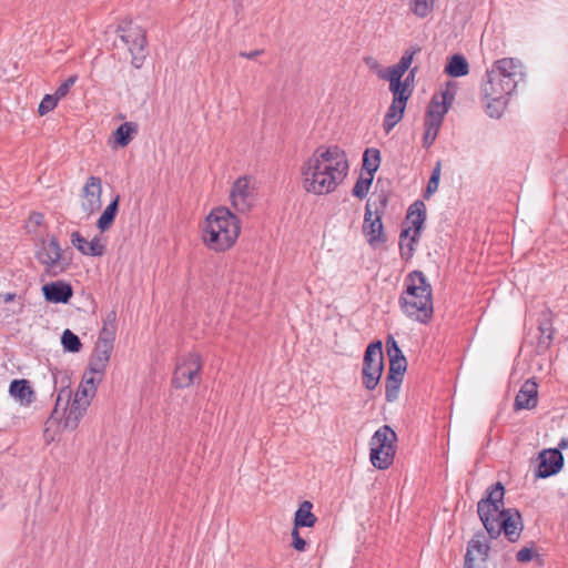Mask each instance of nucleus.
Listing matches in <instances>:
<instances>
[{"mask_svg":"<svg viewBox=\"0 0 568 568\" xmlns=\"http://www.w3.org/2000/svg\"><path fill=\"white\" fill-rule=\"evenodd\" d=\"M348 172L345 152L336 145L318 146L301 168L306 192L325 195L334 192Z\"/></svg>","mask_w":568,"mask_h":568,"instance_id":"obj_1","label":"nucleus"},{"mask_svg":"<svg viewBox=\"0 0 568 568\" xmlns=\"http://www.w3.org/2000/svg\"><path fill=\"white\" fill-rule=\"evenodd\" d=\"M505 488L496 483L487 489V496L477 504L478 516L490 538L505 534L510 542H516L523 531L519 511L504 508Z\"/></svg>","mask_w":568,"mask_h":568,"instance_id":"obj_2","label":"nucleus"},{"mask_svg":"<svg viewBox=\"0 0 568 568\" xmlns=\"http://www.w3.org/2000/svg\"><path fill=\"white\" fill-rule=\"evenodd\" d=\"M406 290L403 292L399 303L402 311L410 318L427 323L433 316L432 287L425 275L414 271L406 277Z\"/></svg>","mask_w":568,"mask_h":568,"instance_id":"obj_3","label":"nucleus"},{"mask_svg":"<svg viewBox=\"0 0 568 568\" xmlns=\"http://www.w3.org/2000/svg\"><path fill=\"white\" fill-rule=\"evenodd\" d=\"M240 230L237 217L229 209L217 207L207 215L202 239L211 250L223 252L234 245Z\"/></svg>","mask_w":568,"mask_h":568,"instance_id":"obj_4","label":"nucleus"},{"mask_svg":"<svg viewBox=\"0 0 568 568\" xmlns=\"http://www.w3.org/2000/svg\"><path fill=\"white\" fill-rule=\"evenodd\" d=\"M72 392L70 388H62L57 397L54 409L50 419H63V428L73 430L78 427L79 422L84 416L89 406L82 403L71 400Z\"/></svg>","mask_w":568,"mask_h":568,"instance_id":"obj_5","label":"nucleus"},{"mask_svg":"<svg viewBox=\"0 0 568 568\" xmlns=\"http://www.w3.org/2000/svg\"><path fill=\"white\" fill-rule=\"evenodd\" d=\"M384 371L383 345L381 341L371 343L364 354L363 361V385L366 389L373 390L378 385Z\"/></svg>","mask_w":568,"mask_h":568,"instance_id":"obj_6","label":"nucleus"},{"mask_svg":"<svg viewBox=\"0 0 568 568\" xmlns=\"http://www.w3.org/2000/svg\"><path fill=\"white\" fill-rule=\"evenodd\" d=\"M426 219L425 204L422 201L414 202L407 212L406 221L409 227L402 230L399 246L403 255L410 256L414 252V243L419 236Z\"/></svg>","mask_w":568,"mask_h":568,"instance_id":"obj_7","label":"nucleus"},{"mask_svg":"<svg viewBox=\"0 0 568 568\" xmlns=\"http://www.w3.org/2000/svg\"><path fill=\"white\" fill-rule=\"evenodd\" d=\"M36 256L37 260L45 267L47 273L53 276L64 272L69 265L62 256V250L54 236L49 240L41 241Z\"/></svg>","mask_w":568,"mask_h":568,"instance_id":"obj_8","label":"nucleus"},{"mask_svg":"<svg viewBox=\"0 0 568 568\" xmlns=\"http://www.w3.org/2000/svg\"><path fill=\"white\" fill-rule=\"evenodd\" d=\"M256 194V186L251 178H239L230 193L231 204L235 211L247 213L255 204Z\"/></svg>","mask_w":568,"mask_h":568,"instance_id":"obj_9","label":"nucleus"},{"mask_svg":"<svg viewBox=\"0 0 568 568\" xmlns=\"http://www.w3.org/2000/svg\"><path fill=\"white\" fill-rule=\"evenodd\" d=\"M202 368L200 355L196 353H189L179 359L174 374L173 384L178 388H185L191 386Z\"/></svg>","mask_w":568,"mask_h":568,"instance_id":"obj_10","label":"nucleus"},{"mask_svg":"<svg viewBox=\"0 0 568 568\" xmlns=\"http://www.w3.org/2000/svg\"><path fill=\"white\" fill-rule=\"evenodd\" d=\"M102 182L94 175L88 178L81 191V207L90 216L101 209Z\"/></svg>","mask_w":568,"mask_h":568,"instance_id":"obj_11","label":"nucleus"},{"mask_svg":"<svg viewBox=\"0 0 568 568\" xmlns=\"http://www.w3.org/2000/svg\"><path fill=\"white\" fill-rule=\"evenodd\" d=\"M383 230L384 227L382 223V216L377 211H372V205L368 201L365 207V215L363 222V233L366 236L367 242L371 245L384 243L386 241V237L384 235Z\"/></svg>","mask_w":568,"mask_h":568,"instance_id":"obj_12","label":"nucleus"},{"mask_svg":"<svg viewBox=\"0 0 568 568\" xmlns=\"http://www.w3.org/2000/svg\"><path fill=\"white\" fill-rule=\"evenodd\" d=\"M536 478H547L559 473L564 466V456L559 449H544L538 455Z\"/></svg>","mask_w":568,"mask_h":568,"instance_id":"obj_13","label":"nucleus"},{"mask_svg":"<svg viewBox=\"0 0 568 568\" xmlns=\"http://www.w3.org/2000/svg\"><path fill=\"white\" fill-rule=\"evenodd\" d=\"M122 41L129 47L132 55V64L140 68L145 58L146 38L140 28L130 29L125 34L121 36Z\"/></svg>","mask_w":568,"mask_h":568,"instance_id":"obj_14","label":"nucleus"},{"mask_svg":"<svg viewBox=\"0 0 568 568\" xmlns=\"http://www.w3.org/2000/svg\"><path fill=\"white\" fill-rule=\"evenodd\" d=\"M514 90V84L509 83V81H505L491 69L486 71L485 79L481 83L483 98L508 97Z\"/></svg>","mask_w":568,"mask_h":568,"instance_id":"obj_15","label":"nucleus"},{"mask_svg":"<svg viewBox=\"0 0 568 568\" xmlns=\"http://www.w3.org/2000/svg\"><path fill=\"white\" fill-rule=\"evenodd\" d=\"M490 69L505 81L514 84V89H516L518 81L523 78V64L514 58L499 59L494 62Z\"/></svg>","mask_w":568,"mask_h":568,"instance_id":"obj_16","label":"nucleus"},{"mask_svg":"<svg viewBox=\"0 0 568 568\" xmlns=\"http://www.w3.org/2000/svg\"><path fill=\"white\" fill-rule=\"evenodd\" d=\"M453 99L454 94L448 89L434 95L426 111L425 120L443 123Z\"/></svg>","mask_w":568,"mask_h":568,"instance_id":"obj_17","label":"nucleus"},{"mask_svg":"<svg viewBox=\"0 0 568 568\" xmlns=\"http://www.w3.org/2000/svg\"><path fill=\"white\" fill-rule=\"evenodd\" d=\"M71 243L83 255L102 256L105 252V242L99 236L88 241L79 232H73L71 234Z\"/></svg>","mask_w":568,"mask_h":568,"instance_id":"obj_18","label":"nucleus"},{"mask_svg":"<svg viewBox=\"0 0 568 568\" xmlns=\"http://www.w3.org/2000/svg\"><path fill=\"white\" fill-rule=\"evenodd\" d=\"M538 403V386L531 379L526 381L515 398L516 410L532 409Z\"/></svg>","mask_w":568,"mask_h":568,"instance_id":"obj_19","label":"nucleus"},{"mask_svg":"<svg viewBox=\"0 0 568 568\" xmlns=\"http://www.w3.org/2000/svg\"><path fill=\"white\" fill-rule=\"evenodd\" d=\"M43 295L52 303H68L73 295L72 286L63 281H57L43 285Z\"/></svg>","mask_w":568,"mask_h":568,"instance_id":"obj_20","label":"nucleus"},{"mask_svg":"<svg viewBox=\"0 0 568 568\" xmlns=\"http://www.w3.org/2000/svg\"><path fill=\"white\" fill-rule=\"evenodd\" d=\"M489 549L490 547L486 542L485 536L483 534H476L468 542L465 562H475L476 559L486 561Z\"/></svg>","mask_w":568,"mask_h":568,"instance_id":"obj_21","label":"nucleus"},{"mask_svg":"<svg viewBox=\"0 0 568 568\" xmlns=\"http://www.w3.org/2000/svg\"><path fill=\"white\" fill-rule=\"evenodd\" d=\"M112 349V346L97 342L94 353L89 363L91 373L103 375L110 361Z\"/></svg>","mask_w":568,"mask_h":568,"instance_id":"obj_22","label":"nucleus"},{"mask_svg":"<svg viewBox=\"0 0 568 568\" xmlns=\"http://www.w3.org/2000/svg\"><path fill=\"white\" fill-rule=\"evenodd\" d=\"M10 395L21 405L28 406L34 400V392L27 379H14L9 387Z\"/></svg>","mask_w":568,"mask_h":568,"instance_id":"obj_23","label":"nucleus"},{"mask_svg":"<svg viewBox=\"0 0 568 568\" xmlns=\"http://www.w3.org/2000/svg\"><path fill=\"white\" fill-rule=\"evenodd\" d=\"M397 440L396 433L387 425L378 428L371 438V446H376L379 448H385L386 450H395V443Z\"/></svg>","mask_w":568,"mask_h":568,"instance_id":"obj_24","label":"nucleus"},{"mask_svg":"<svg viewBox=\"0 0 568 568\" xmlns=\"http://www.w3.org/2000/svg\"><path fill=\"white\" fill-rule=\"evenodd\" d=\"M138 133V124L134 122H124L113 132L112 148H125L133 136Z\"/></svg>","mask_w":568,"mask_h":568,"instance_id":"obj_25","label":"nucleus"},{"mask_svg":"<svg viewBox=\"0 0 568 568\" xmlns=\"http://www.w3.org/2000/svg\"><path fill=\"white\" fill-rule=\"evenodd\" d=\"M406 103L407 102L404 101H392L383 122V129L386 133H389L394 126L403 119Z\"/></svg>","mask_w":568,"mask_h":568,"instance_id":"obj_26","label":"nucleus"},{"mask_svg":"<svg viewBox=\"0 0 568 568\" xmlns=\"http://www.w3.org/2000/svg\"><path fill=\"white\" fill-rule=\"evenodd\" d=\"M116 332V313L114 311H110L103 321L102 329L100 331L98 342L104 343L109 346L113 347V342L115 338Z\"/></svg>","mask_w":568,"mask_h":568,"instance_id":"obj_27","label":"nucleus"},{"mask_svg":"<svg viewBox=\"0 0 568 568\" xmlns=\"http://www.w3.org/2000/svg\"><path fill=\"white\" fill-rule=\"evenodd\" d=\"M395 453V450L388 452L385 448L371 446L369 459L375 468L384 470L393 464Z\"/></svg>","mask_w":568,"mask_h":568,"instance_id":"obj_28","label":"nucleus"},{"mask_svg":"<svg viewBox=\"0 0 568 568\" xmlns=\"http://www.w3.org/2000/svg\"><path fill=\"white\" fill-rule=\"evenodd\" d=\"M313 505L311 501H303L295 513L294 526L300 527H313L316 523V517L312 513Z\"/></svg>","mask_w":568,"mask_h":568,"instance_id":"obj_29","label":"nucleus"},{"mask_svg":"<svg viewBox=\"0 0 568 568\" xmlns=\"http://www.w3.org/2000/svg\"><path fill=\"white\" fill-rule=\"evenodd\" d=\"M445 72L447 74H449L450 77H455V78L464 77V75L468 74V72H469L468 62L463 55L454 54L449 59V61L445 68Z\"/></svg>","mask_w":568,"mask_h":568,"instance_id":"obj_30","label":"nucleus"},{"mask_svg":"<svg viewBox=\"0 0 568 568\" xmlns=\"http://www.w3.org/2000/svg\"><path fill=\"white\" fill-rule=\"evenodd\" d=\"M119 207V196H116L102 212L97 222V226L101 232L110 229L112 225Z\"/></svg>","mask_w":568,"mask_h":568,"instance_id":"obj_31","label":"nucleus"},{"mask_svg":"<svg viewBox=\"0 0 568 568\" xmlns=\"http://www.w3.org/2000/svg\"><path fill=\"white\" fill-rule=\"evenodd\" d=\"M483 100L485 102L486 113L490 118L498 119L503 115L507 105V97L483 98Z\"/></svg>","mask_w":568,"mask_h":568,"instance_id":"obj_32","label":"nucleus"},{"mask_svg":"<svg viewBox=\"0 0 568 568\" xmlns=\"http://www.w3.org/2000/svg\"><path fill=\"white\" fill-rule=\"evenodd\" d=\"M381 164V152L377 149H366L363 154V170L367 175H374Z\"/></svg>","mask_w":568,"mask_h":568,"instance_id":"obj_33","label":"nucleus"},{"mask_svg":"<svg viewBox=\"0 0 568 568\" xmlns=\"http://www.w3.org/2000/svg\"><path fill=\"white\" fill-rule=\"evenodd\" d=\"M410 12L418 18H427L434 10L435 0H407Z\"/></svg>","mask_w":568,"mask_h":568,"instance_id":"obj_34","label":"nucleus"},{"mask_svg":"<svg viewBox=\"0 0 568 568\" xmlns=\"http://www.w3.org/2000/svg\"><path fill=\"white\" fill-rule=\"evenodd\" d=\"M389 91L393 94V100L407 102L413 93V88L408 83H403L402 80L388 81Z\"/></svg>","mask_w":568,"mask_h":568,"instance_id":"obj_35","label":"nucleus"},{"mask_svg":"<svg viewBox=\"0 0 568 568\" xmlns=\"http://www.w3.org/2000/svg\"><path fill=\"white\" fill-rule=\"evenodd\" d=\"M374 175H367L366 173H361L357 179L352 194L361 200L365 199L369 192L371 185L373 183Z\"/></svg>","mask_w":568,"mask_h":568,"instance_id":"obj_36","label":"nucleus"},{"mask_svg":"<svg viewBox=\"0 0 568 568\" xmlns=\"http://www.w3.org/2000/svg\"><path fill=\"white\" fill-rule=\"evenodd\" d=\"M403 377L387 375L385 381V396L387 402L397 399Z\"/></svg>","mask_w":568,"mask_h":568,"instance_id":"obj_37","label":"nucleus"},{"mask_svg":"<svg viewBox=\"0 0 568 568\" xmlns=\"http://www.w3.org/2000/svg\"><path fill=\"white\" fill-rule=\"evenodd\" d=\"M424 126H425V133L423 136V145H424V148L428 149L435 142V140L438 135L439 129L442 126V123L425 120Z\"/></svg>","mask_w":568,"mask_h":568,"instance_id":"obj_38","label":"nucleus"},{"mask_svg":"<svg viewBox=\"0 0 568 568\" xmlns=\"http://www.w3.org/2000/svg\"><path fill=\"white\" fill-rule=\"evenodd\" d=\"M540 339L538 343L539 352H545L548 349L551 341H552V326L549 321H544L539 324Z\"/></svg>","mask_w":568,"mask_h":568,"instance_id":"obj_39","label":"nucleus"},{"mask_svg":"<svg viewBox=\"0 0 568 568\" xmlns=\"http://www.w3.org/2000/svg\"><path fill=\"white\" fill-rule=\"evenodd\" d=\"M61 343L63 348L71 353H78L82 347L80 338L70 329L62 333Z\"/></svg>","mask_w":568,"mask_h":568,"instance_id":"obj_40","label":"nucleus"},{"mask_svg":"<svg viewBox=\"0 0 568 568\" xmlns=\"http://www.w3.org/2000/svg\"><path fill=\"white\" fill-rule=\"evenodd\" d=\"M94 394L95 393L92 390L91 386L84 387L80 384L73 396V400H75L78 404L82 403V405L90 406L91 398L94 396Z\"/></svg>","mask_w":568,"mask_h":568,"instance_id":"obj_41","label":"nucleus"},{"mask_svg":"<svg viewBox=\"0 0 568 568\" xmlns=\"http://www.w3.org/2000/svg\"><path fill=\"white\" fill-rule=\"evenodd\" d=\"M58 102L59 99L54 94H45L39 104L38 113L41 116L45 115L57 106Z\"/></svg>","mask_w":568,"mask_h":568,"instance_id":"obj_42","label":"nucleus"},{"mask_svg":"<svg viewBox=\"0 0 568 568\" xmlns=\"http://www.w3.org/2000/svg\"><path fill=\"white\" fill-rule=\"evenodd\" d=\"M407 368L406 358H396L389 361V369L387 375L403 377Z\"/></svg>","mask_w":568,"mask_h":568,"instance_id":"obj_43","label":"nucleus"},{"mask_svg":"<svg viewBox=\"0 0 568 568\" xmlns=\"http://www.w3.org/2000/svg\"><path fill=\"white\" fill-rule=\"evenodd\" d=\"M422 51V47L418 44L410 45L398 61L406 70H409L414 57Z\"/></svg>","mask_w":568,"mask_h":568,"instance_id":"obj_44","label":"nucleus"},{"mask_svg":"<svg viewBox=\"0 0 568 568\" xmlns=\"http://www.w3.org/2000/svg\"><path fill=\"white\" fill-rule=\"evenodd\" d=\"M365 65L373 72L375 73L379 79H386V75H384V71L385 69L383 68V65L379 63V61L372 57V55H367L363 59Z\"/></svg>","mask_w":568,"mask_h":568,"instance_id":"obj_45","label":"nucleus"},{"mask_svg":"<svg viewBox=\"0 0 568 568\" xmlns=\"http://www.w3.org/2000/svg\"><path fill=\"white\" fill-rule=\"evenodd\" d=\"M406 69L398 62L388 69H385L384 75H386L387 81H396L402 80L403 75L406 73Z\"/></svg>","mask_w":568,"mask_h":568,"instance_id":"obj_46","label":"nucleus"},{"mask_svg":"<svg viewBox=\"0 0 568 568\" xmlns=\"http://www.w3.org/2000/svg\"><path fill=\"white\" fill-rule=\"evenodd\" d=\"M77 79H78L77 75L69 77L63 83H61L59 85V88L57 89L54 95L59 100L64 98L69 93L71 87L75 83Z\"/></svg>","mask_w":568,"mask_h":568,"instance_id":"obj_47","label":"nucleus"},{"mask_svg":"<svg viewBox=\"0 0 568 568\" xmlns=\"http://www.w3.org/2000/svg\"><path fill=\"white\" fill-rule=\"evenodd\" d=\"M101 377L102 375L91 373V369L89 368V373L84 374L83 382L81 383V385H83L84 387L91 386L92 390L95 393L97 385L101 382Z\"/></svg>","mask_w":568,"mask_h":568,"instance_id":"obj_48","label":"nucleus"},{"mask_svg":"<svg viewBox=\"0 0 568 568\" xmlns=\"http://www.w3.org/2000/svg\"><path fill=\"white\" fill-rule=\"evenodd\" d=\"M292 547L297 551H304L306 548V541L301 537L298 528L292 530Z\"/></svg>","mask_w":568,"mask_h":568,"instance_id":"obj_49","label":"nucleus"},{"mask_svg":"<svg viewBox=\"0 0 568 568\" xmlns=\"http://www.w3.org/2000/svg\"><path fill=\"white\" fill-rule=\"evenodd\" d=\"M532 558H534V550L530 547L521 548L516 555L517 561L523 562V564L529 562Z\"/></svg>","mask_w":568,"mask_h":568,"instance_id":"obj_50","label":"nucleus"},{"mask_svg":"<svg viewBox=\"0 0 568 568\" xmlns=\"http://www.w3.org/2000/svg\"><path fill=\"white\" fill-rule=\"evenodd\" d=\"M439 185V181L435 180V178H430L426 187L425 197L428 199L432 194H434Z\"/></svg>","mask_w":568,"mask_h":568,"instance_id":"obj_51","label":"nucleus"},{"mask_svg":"<svg viewBox=\"0 0 568 568\" xmlns=\"http://www.w3.org/2000/svg\"><path fill=\"white\" fill-rule=\"evenodd\" d=\"M263 52L264 51L262 49L253 50V51H250V52L241 51L239 53V55L242 57V58L248 59V60H254L257 57H260L261 54H263Z\"/></svg>","mask_w":568,"mask_h":568,"instance_id":"obj_52","label":"nucleus"},{"mask_svg":"<svg viewBox=\"0 0 568 568\" xmlns=\"http://www.w3.org/2000/svg\"><path fill=\"white\" fill-rule=\"evenodd\" d=\"M44 216L41 213L34 212L30 215L29 222L39 226L43 223Z\"/></svg>","mask_w":568,"mask_h":568,"instance_id":"obj_53","label":"nucleus"},{"mask_svg":"<svg viewBox=\"0 0 568 568\" xmlns=\"http://www.w3.org/2000/svg\"><path fill=\"white\" fill-rule=\"evenodd\" d=\"M416 72H417V68H416V67H415V68H413V69H410V71H409L408 75H407L404 80H402V82H403V83H408V84H409V88H413V87H414V85H413V83H414V78H415Z\"/></svg>","mask_w":568,"mask_h":568,"instance_id":"obj_54","label":"nucleus"},{"mask_svg":"<svg viewBox=\"0 0 568 568\" xmlns=\"http://www.w3.org/2000/svg\"><path fill=\"white\" fill-rule=\"evenodd\" d=\"M387 354H388L389 361L390 359H396V358H399V357L400 358H405V356H404V354H403V352L400 351L399 347L389 351Z\"/></svg>","mask_w":568,"mask_h":568,"instance_id":"obj_55","label":"nucleus"},{"mask_svg":"<svg viewBox=\"0 0 568 568\" xmlns=\"http://www.w3.org/2000/svg\"><path fill=\"white\" fill-rule=\"evenodd\" d=\"M386 347H387V353H388L389 351L397 348L399 346L397 345V342L395 341V338L389 335L386 341Z\"/></svg>","mask_w":568,"mask_h":568,"instance_id":"obj_56","label":"nucleus"},{"mask_svg":"<svg viewBox=\"0 0 568 568\" xmlns=\"http://www.w3.org/2000/svg\"><path fill=\"white\" fill-rule=\"evenodd\" d=\"M430 178H435V180L439 181V178H440V162L436 163Z\"/></svg>","mask_w":568,"mask_h":568,"instance_id":"obj_57","label":"nucleus"},{"mask_svg":"<svg viewBox=\"0 0 568 568\" xmlns=\"http://www.w3.org/2000/svg\"><path fill=\"white\" fill-rule=\"evenodd\" d=\"M1 297L4 303H9L16 298V294L14 293H6V294L1 295Z\"/></svg>","mask_w":568,"mask_h":568,"instance_id":"obj_58","label":"nucleus"},{"mask_svg":"<svg viewBox=\"0 0 568 568\" xmlns=\"http://www.w3.org/2000/svg\"><path fill=\"white\" fill-rule=\"evenodd\" d=\"M568 448V437H564L561 438V440L559 442L558 444V448L557 449H567Z\"/></svg>","mask_w":568,"mask_h":568,"instance_id":"obj_59","label":"nucleus"},{"mask_svg":"<svg viewBox=\"0 0 568 568\" xmlns=\"http://www.w3.org/2000/svg\"><path fill=\"white\" fill-rule=\"evenodd\" d=\"M464 568H479V567H476V562H465Z\"/></svg>","mask_w":568,"mask_h":568,"instance_id":"obj_60","label":"nucleus"},{"mask_svg":"<svg viewBox=\"0 0 568 568\" xmlns=\"http://www.w3.org/2000/svg\"><path fill=\"white\" fill-rule=\"evenodd\" d=\"M236 8H241L243 6V0H233Z\"/></svg>","mask_w":568,"mask_h":568,"instance_id":"obj_61","label":"nucleus"},{"mask_svg":"<svg viewBox=\"0 0 568 568\" xmlns=\"http://www.w3.org/2000/svg\"><path fill=\"white\" fill-rule=\"evenodd\" d=\"M381 202H382L383 206L386 205V199L385 197H383Z\"/></svg>","mask_w":568,"mask_h":568,"instance_id":"obj_62","label":"nucleus"}]
</instances>
